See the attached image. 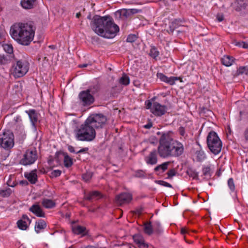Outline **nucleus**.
Masks as SVG:
<instances>
[{
	"mask_svg": "<svg viewBox=\"0 0 248 248\" xmlns=\"http://www.w3.org/2000/svg\"><path fill=\"white\" fill-rule=\"evenodd\" d=\"M36 28L34 23H16L10 28V34L12 38L18 44L28 46L33 40Z\"/></svg>",
	"mask_w": 248,
	"mask_h": 248,
	"instance_id": "obj_1",
	"label": "nucleus"
},
{
	"mask_svg": "<svg viewBox=\"0 0 248 248\" xmlns=\"http://www.w3.org/2000/svg\"><path fill=\"white\" fill-rule=\"evenodd\" d=\"M93 30L98 35L107 38L115 37L119 31V27L114 24L109 16L95 15L91 23Z\"/></svg>",
	"mask_w": 248,
	"mask_h": 248,
	"instance_id": "obj_2",
	"label": "nucleus"
},
{
	"mask_svg": "<svg viewBox=\"0 0 248 248\" xmlns=\"http://www.w3.org/2000/svg\"><path fill=\"white\" fill-rule=\"evenodd\" d=\"M76 139L80 141H92L96 136V132L93 127L86 123V120L79 128L75 131Z\"/></svg>",
	"mask_w": 248,
	"mask_h": 248,
	"instance_id": "obj_3",
	"label": "nucleus"
},
{
	"mask_svg": "<svg viewBox=\"0 0 248 248\" xmlns=\"http://www.w3.org/2000/svg\"><path fill=\"white\" fill-rule=\"evenodd\" d=\"M172 139L169 133H164L162 134L157 148L158 153L160 157L165 158L170 156Z\"/></svg>",
	"mask_w": 248,
	"mask_h": 248,
	"instance_id": "obj_4",
	"label": "nucleus"
},
{
	"mask_svg": "<svg viewBox=\"0 0 248 248\" xmlns=\"http://www.w3.org/2000/svg\"><path fill=\"white\" fill-rule=\"evenodd\" d=\"M207 147L215 155H218L221 151L222 143L217 133L212 131L207 137Z\"/></svg>",
	"mask_w": 248,
	"mask_h": 248,
	"instance_id": "obj_5",
	"label": "nucleus"
},
{
	"mask_svg": "<svg viewBox=\"0 0 248 248\" xmlns=\"http://www.w3.org/2000/svg\"><path fill=\"white\" fill-rule=\"evenodd\" d=\"M0 145L5 149H11L14 145V136L9 130L0 129Z\"/></svg>",
	"mask_w": 248,
	"mask_h": 248,
	"instance_id": "obj_6",
	"label": "nucleus"
},
{
	"mask_svg": "<svg viewBox=\"0 0 248 248\" xmlns=\"http://www.w3.org/2000/svg\"><path fill=\"white\" fill-rule=\"evenodd\" d=\"M93 129L102 128L106 124L107 118L102 113L92 114L86 120Z\"/></svg>",
	"mask_w": 248,
	"mask_h": 248,
	"instance_id": "obj_7",
	"label": "nucleus"
},
{
	"mask_svg": "<svg viewBox=\"0 0 248 248\" xmlns=\"http://www.w3.org/2000/svg\"><path fill=\"white\" fill-rule=\"evenodd\" d=\"M97 91V87L94 86L85 91H81L78 94L80 103L83 106H88L94 101L93 94Z\"/></svg>",
	"mask_w": 248,
	"mask_h": 248,
	"instance_id": "obj_8",
	"label": "nucleus"
},
{
	"mask_svg": "<svg viewBox=\"0 0 248 248\" xmlns=\"http://www.w3.org/2000/svg\"><path fill=\"white\" fill-rule=\"evenodd\" d=\"M13 75L15 78L24 76L29 70V63L25 61L19 60L13 66Z\"/></svg>",
	"mask_w": 248,
	"mask_h": 248,
	"instance_id": "obj_9",
	"label": "nucleus"
},
{
	"mask_svg": "<svg viewBox=\"0 0 248 248\" xmlns=\"http://www.w3.org/2000/svg\"><path fill=\"white\" fill-rule=\"evenodd\" d=\"M146 108L150 109L151 112L156 116H161L167 112V107L157 102L152 103L150 100L145 102Z\"/></svg>",
	"mask_w": 248,
	"mask_h": 248,
	"instance_id": "obj_10",
	"label": "nucleus"
},
{
	"mask_svg": "<svg viewBox=\"0 0 248 248\" xmlns=\"http://www.w3.org/2000/svg\"><path fill=\"white\" fill-rule=\"evenodd\" d=\"M37 158V151L35 148L27 150L20 160V163L23 165H28L33 164Z\"/></svg>",
	"mask_w": 248,
	"mask_h": 248,
	"instance_id": "obj_11",
	"label": "nucleus"
},
{
	"mask_svg": "<svg viewBox=\"0 0 248 248\" xmlns=\"http://www.w3.org/2000/svg\"><path fill=\"white\" fill-rule=\"evenodd\" d=\"M171 148L170 156L178 157L184 153V148L183 144L172 139Z\"/></svg>",
	"mask_w": 248,
	"mask_h": 248,
	"instance_id": "obj_12",
	"label": "nucleus"
},
{
	"mask_svg": "<svg viewBox=\"0 0 248 248\" xmlns=\"http://www.w3.org/2000/svg\"><path fill=\"white\" fill-rule=\"evenodd\" d=\"M132 199V196L128 193H122L116 197L115 201L117 204L122 205L128 203Z\"/></svg>",
	"mask_w": 248,
	"mask_h": 248,
	"instance_id": "obj_13",
	"label": "nucleus"
},
{
	"mask_svg": "<svg viewBox=\"0 0 248 248\" xmlns=\"http://www.w3.org/2000/svg\"><path fill=\"white\" fill-rule=\"evenodd\" d=\"M135 243L140 248H147L148 244L145 243L144 239L142 236L139 234H136L133 236Z\"/></svg>",
	"mask_w": 248,
	"mask_h": 248,
	"instance_id": "obj_14",
	"label": "nucleus"
},
{
	"mask_svg": "<svg viewBox=\"0 0 248 248\" xmlns=\"http://www.w3.org/2000/svg\"><path fill=\"white\" fill-rule=\"evenodd\" d=\"M29 211L38 217H45V214L41 208L40 206L38 204H33L30 208Z\"/></svg>",
	"mask_w": 248,
	"mask_h": 248,
	"instance_id": "obj_15",
	"label": "nucleus"
},
{
	"mask_svg": "<svg viewBox=\"0 0 248 248\" xmlns=\"http://www.w3.org/2000/svg\"><path fill=\"white\" fill-rule=\"evenodd\" d=\"M37 0H21V6L25 9H33L36 5Z\"/></svg>",
	"mask_w": 248,
	"mask_h": 248,
	"instance_id": "obj_16",
	"label": "nucleus"
},
{
	"mask_svg": "<svg viewBox=\"0 0 248 248\" xmlns=\"http://www.w3.org/2000/svg\"><path fill=\"white\" fill-rule=\"evenodd\" d=\"M145 161L148 164L154 165L157 162V158L156 150L151 152L149 155L145 157Z\"/></svg>",
	"mask_w": 248,
	"mask_h": 248,
	"instance_id": "obj_17",
	"label": "nucleus"
},
{
	"mask_svg": "<svg viewBox=\"0 0 248 248\" xmlns=\"http://www.w3.org/2000/svg\"><path fill=\"white\" fill-rule=\"evenodd\" d=\"M36 172V170H34L30 172H25L24 173L25 177L31 184H34L37 181V175Z\"/></svg>",
	"mask_w": 248,
	"mask_h": 248,
	"instance_id": "obj_18",
	"label": "nucleus"
},
{
	"mask_svg": "<svg viewBox=\"0 0 248 248\" xmlns=\"http://www.w3.org/2000/svg\"><path fill=\"white\" fill-rule=\"evenodd\" d=\"M26 112L28 114L32 125L35 127V124L38 121V114L34 109L26 110Z\"/></svg>",
	"mask_w": 248,
	"mask_h": 248,
	"instance_id": "obj_19",
	"label": "nucleus"
},
{
	"mask_svg": "<svg viewBox=\"0 0 248 248\" xmlns=\"http://www.w3.org/2000/svg\"><path fill=\"white\" fill-rule=\"evenodd\" d=\"M231 5L237 11H240L242 9H245L246 6V4L243 0H234Z\"/></svg>",
	"mask_w": 248,
	"mask_h": 248,
	"instance_id": "obj_20",
	"label": "nucleus"
},
{
	"mask_svg": "<svg viewBox=\"0 0 248 248\" xmlns=\"http://www.w3.org/2000/svg\"><path fill=\"white\" fill-rule=\"evenodd\" d=\"M101 197V194L100 192L97 191H93L90 192L86 195H85V199L91 201L93 200H96Z\"/></svg>",
	"mask_w": 248,
	"mask_h": 248,
	"instance_id": "obj_21",
	"label": "nucleus"
},
{
	"mask_svg": "<svg viewBox=\"0 0 248 248\" xmlns=\"http://www.w3.org/2000/svg\"><path fill=\"white\" fill-rule=\"evenodd\" d=\"M46 227V222L43 220L40 219L35 223V231L37 233H39L41 230L45 229Z\"/></svg>",
	"mask_w": 248,
	"mask_h": 248,
	"instance_id": "obj_22",
	"label": "nucleus"
},
{
	"mask_svg": "<svg viewBox=\"0 0 248 248\" xmlns=\"http://www.w3.org/2000/svg\"><path fill=\"white\" fill-rule=\"evenodd\" d=\"M182 22L180 19H175L170 25L169 30L167 31L169 33H172L175 29L177 28L180 25V23Z\"/></svg>",
	"mask_w": 248,
	"mask_h": 248,
	"instance_id": "obj_23",
	"label": "nucleus"
},
{
	"mask_svg": "<svg viewBox=\"0 0 248 248\" xmlns=\"http://www.w3.org/2000/svg\"><path fill=\"white\" fill-rule=\"evenodd\" d=\"M233 62V58L229 56H224L221 59L222 63L226 66H231Z\"/></svg>",
	"mask_w": 248,
	"mask_h": 248,
	"instance_id": "obj_24",
	"label": "nucleus"
},
{
	"mask_svg": "<svg viewBox=\"0 0 248 248\" xmlns=\"http://www.w3.org/2000/svg\"><path fill=\"white\" fill-rule=\"evenodd\" d=\"M153 230L154 232L158 235H160L163 232L162 229L161 227L160 222L158 220H156L154 222L153 225Z\"/></svg>",
	"mask_w": 248,
	"mask_h": 248,
	"instance_id": "obj_25",
	"label": "nucleus"
},
{
	"mask_svg": "<svg viewBox=\"0 0 248 248\" xmlns=\"http://www.w3.org/2000/svg\"><path fill=\"white\" fill-rule=\"evenodd\" d=\"M153 226L151 221L144 224V231L145 233L150 235L153 233Z\"/></svg>",
	"mask_w": 248,
	"mask_h": 248,
	"instance_id": "obj_26",
	"label": "nucleus"
},
{
	"mask_svg": "<svg viewBox=\"0 0 248 248\" xmlns=\"http://www.w3.org/2000/svg\"><path fill=\"white\" fill-rule=\"evenodd\" d=\"M42 204L46 208H51L55 206V202L51 200L44 199L43 200Z\"/></svg>",
	"mask_w": 248,
	"mask_h": 248,
	"instance_id": "obj_27",
	"label": "nucleus"
},
{
	"mask_svg": "<svg viewBox=\"0 0 248 248\" xmlns=\"http://www.w3.org/2000/svg\"><path fill=\"white\" fill-rule=\"evenodd\" d=\"M11 57L8 55H0V65L7 64L10 62Z\"/></svg>",
	"mask_w": 248,
	"mask_h": 248,
	"instance_id": "obj_28",
	"label": "nucleus"
},
{
	"mask_svg": "<svg viewBox=\"0 0 248 248\" xmlns=\"http://www.w3.org/2000/svg\"><path fill=\"white\" fill-rule=\"evenodd\" d=\"M63 155L64 156V164L65 167L69 168L71 167L73 164V159L70 157L67 153H63Z\"/></svg>",
	"mask_w": 248,
	"mask_h": 248,
	"instance_id": "obj_29",
	"label": "nucleus"
},
{
	"mask_svg": "<svg viewBox=\"0 0 248 248\" xmlns=\"http://www.w3.org/2000/svg\"><path fill=\"white\" fill-rule=\"evenodd\" d=\"M169 164L170 162H164L162 164L159 165L155 167L154 170L155 171H158L161 170L162 172H164L168 169V167Z\"/></svg>",
	"mask_w": 248,
	"mask_h": 248,
	"instance_id": "obj_30",
	"label": "nucleus"
},
{
	"mask_svg": "<svg viewBox=\"0 0 248 248\" xmlns=\"http://www.w3.org/2000/svg\"><path fill=\"white\" fill-rule=\"evenodd\" d=\"M17 225L18 228L22 230H26L28 227L27 223L23 219L18 220Z\"/></svg>",
	"mask_w": 248,
	"mask_h": 248,
	"instance_id": "obj_31",
	"label": "nucleus"
},
{
	"mask_svg": "<svg viewBox=\"0 0 248 248\" xmlns=\"http://www.w3.org/2000/svg\"><path fill=\"white\" fill-rule=\"evenodd\" d=\"M86 228L81 226H77L73 227V232L77 234H79L85 231Z\"/></svg>",
	"mask_w": 248,
	"mask_h": 248,
	"instance_id": "obj_32",
	"label": "nucleus"
},
{
	"mask_svg": "<svg viewBox=\"0 0 248 248\" xmlns=\"http://www.w3.org/2000/svg\"><path fill=\"white\" fill-rule=\"evenodd\" d=\"M129 82V78L125 74H123V76L119 79V83L124 85H128Z\"/></svg>",
	"mask_w": 248,
	"mask_h": 248,
	"instance_id": "obj_33",
	"label": "nucleus"
},
{
	"mask_svg": "<svg viewBox=\"0 0 248 248\" xmlns=\"http://www.w3.org/2000/svg\"><path fill=\"white\" fill-rule=\"evenodd\" d=\"M187 173L190 177H193L194 179H197L198 177V172L191 168L187 170Z\"/></svg>",
	"mask_w": 248,
	"mask_h": 248,
	"instance_id": "obj_34",
	"label": "nucleus"
},
{
	"mask_svg": "<svg viewBox=\"0 0 248 248\" xmlns=\"http://www.w3.org/2000/svg\"><path fill=\"white\" fill-rule=\"evenodd\" d=\"M4 51L8 54H11L13 52V47L11 44H5L3 45Z\"/></svg>",
	"mask_w": 248,
	"mask_h": 248,
	"instance_id": "obj_35",
	"label": "nucleus"
},
{
	"mask_svg": "<svg viewBox=\"0 0 248 248\" xmlns=\"http://www.w3.org/2000/svg\"><path fill=\"white\" fill-rule=\"evenodd\" d=\"M119 12L122 17L127 18L131 16L129 9H122Z\"/></svg>",
	"mask_w": 248,
	"mask_h": 248,
	"instance_id": "obj_36",
	"label": "nucleus"
},
{
	"mask_svg": "<svg viewBox=\"0 0 248 248\" xmlns=\"http://www.w3.org/2000/svg\"><path fill=\"white\" fill-rule=\"evenodd\" d=\"M93 176L92 172H87L82 175V178L85 182L89 181Z\"/></svg>",
	"mask_w": 248,
	"mask_h": 248,
	"instance_id": "obj_37",
	"label": "nucleus"
},
{
	"mask_svg": "<svg viewBox=\"0 0 248 248\" xmlns=\"http://www.w3.org/2000/svg\"><path fill=\"white\" fill-rule=\"evenodd\" d=\"M159 52L156 50L155 47H152L150 50V55L154 58L158 56Z\"/></svg>",
	"mask_w": 248,
	"mask_h": 248,
	"instance_id": "obj_38",
	"label": "nucleus"
},
{
	"mask_svg": "<svg viewBox=\"0 0 248 248\" xmlns=\"http://www.w3.org/2000/svg\"><path fill=\"white\" fill-rule=\"evenodd\" d=\"M196 154H197V159L198 161H201L203 159H204L205 155V154L204 153V152L203 151H200L197 152Z\"/></svg>",
	"mask_w": 248,
	"mask_h": 248,
	"instance_id": "obj_39",
	"label": "nucleus"
},
{
	"mask_svg": "<svg viewBox=\"0 0 248 248\" xmlns=\"http://www.w3.org/2000/svg\"><path fill=\"white\" fill-rule=\"evenodd\" d=\"M138 37L135 34H130L128 36L126 41L127 42L133 43L136 41Z\"/></svg>",
	"mask_w": 248,
	"mask_h": 248,
	"instance_id": "obj_40",
	"label": "nucleus"
},
{
	"mask_svg": "<svg viewBox=\"0 0 248 248\" xmlns=\"http://www.w3.org/2000/svg\"><path fill=\"white\" fill-rule=\"evenodd\" d=\"M155 182L157 184L164 186L172 187V186L170 184L162 180H156Z\"/></svg>",
	"mask_w": 248,
	"mask_h": 248,
	"instance_id": "obj_41",
	"label": "nucleus"
},
{
	"mask_svg": "<svg viewBox=\"0 0 248 248\" xmlns=\"http://www.w3.org/2000/svg\"><path fill=\"white\" fill-rule=\"evenodd\" d=\"M11 194L10 189L6 190H0V195L2 197H8Z\"/></svg>",
	"mask_w": 248,
	"mask_h": 248,
	"instance_id": "obj_42",
	"label": "nucleus"
},
{
	"mask_svg": "<svg viewBox=\"0 0 248 248\" xmlns=\"http://www.w3.org/2000/svg\"><path fill=\"white\" fill-rule=\"evenodd\" d=\"M228 185L230 188V189L232 191H234L235 189V185L234 184L233 180L232 178H230L228 181Z\"/></svg>",
	"mask_w": 248,
	"mask_h": 248,
	"instance_id": "obj_43",
	"label": "nucleus"
},
{
	"mask_svg": "<svg viewBox=\"0 0 248 248\" xmlns=\"http://www.w3.org/2000/svg\"><path fill=\"white\" fill-rule=\"evenodd\" d=\"M145 172L142 170H138L135 172V176L137 177H145Z\"/></svg>",
	"mask_w": 248,
	"mask_h": 248,
	"instance_id": "obj_44",
	"label": "nucleus"
},
{
	"mask_svg": "<svg viewBox=\"0 0 248 248\" xmlns=\"http://www.w3.org/2000/svg\"><path fill=\"white\" fill-rule=\"evenodd\" d=\"M176 172L174 169H172L169 170L167 174L168 175V178L171 179L173 176L176 175Z\"/></svg>",
	"mask_w": 248,
	"mask_h": 248,
	"instance_id": "obj_45",
	"label": "nucleus"
},
{
	"mask_svg": "<svg viewBox=\"0 0 248 248\" xmlns=\"http://www.w3.org/2000/svg\"><path fill=\"white\" fill-rule=\"evenodd\" d=\"M211 169L209 167H204L202 169V172L204 175H210Z\"/></svg>",
	"mask_w": 248,
	"mask_h": 248,
	"instance_id": "obj_46",
	"label": "nucleus"
},
{
	"mask_svg": "<svg viewBox=\"0 0 248 248\" xmlns=\"http://www.w3.org/2000/svg\"><path fill=\"white\" fill-rule=\"evenodd\" d=\"M158 78H159L161 80L167 82L168 80V77L163 75L162 73H158L157 74Z\"/></svg>",
	"mask_w": 248,
	"mask_h": 248,
	"instance_id": "obj_47",
	"label": "nucleus"
},
{
	"mask_svg": "<svg viewBox=\"0 0 248 248\" xmlns=\"http://www.w3.org/2000/svg\"><path fill=\"white\" fill-rule=\"evenodd\" d=\"M176 80H177V78L176 77L168 78L167 83L170 84V85H173L174 84L175 81Z\"/></svg>",
	"mask_w": 248,
	"mask_h": 248,
	"instance_id": "obj_48",
	"label": "nucleus"
},
{
	"mask_svg": "<svg viewBox=\"0 0 248 248\" xmlns=\"http://www.w3.org/2000/svg\"><path fill=\"white\" fill-rule=\"evenodd\" d=\"M62 173V171L60 170H55L52 172L51 174L53 177H57L59 176Z\"/></svg>",
	"mask_w": 248,
	"mask_h": 248,
	"instance_id": "obj_49",
	"label": "nucleus"
},
{
	"mask_svg": "<svg viewBox=\"0 0 248 248\" xmlns=\"http://www.w3.org/2000/svg\"><path fill=\"white\" fill-rule=\"evenodd\" d=\"M178 132L180 135L182 136H185L186 132H185V129L184 127L181 126L178 129Z\"/></svg>",
	"mask_w": 248,
	"mask_h": 248,
	"instance_id": "obj_50",
	"label": "nucleus"
},
{
	"mask_svg": "<svg viewBox=\"0 0 248 248\" xmlns=\"http://www.w3.org/2000/svg\"><path fill=\"white\" fill-rule=\"evenodd\" d=\"M244 70H246V67H240L237 71V74L240 75L245 73Z\"/></svg>",
	"mask_w": 248,
	"mask_h": 248,
	"instance_id": "obj_51",
	"label": "nucleus"
},
{
	"mask_svg": "<svg viewBox=\"0 0 248 248\" xmlns=\"http://www.w3.org/2000/svg\"><path fill=\"white\" fill-rule=\"evenodd\" d=\"M129 12L130 13V15L132 16L134 14L138 13L141 11L140 10H138L137 9H129Z\"/></svg>",
	"mask_w": 248,
	"mask_h": 248,
	"instance_id": "obj_52",
	"label": "nucleus"
},
{
	"mask_svg": "<svg viewBox=\"0 0 248 248\" xmlns=\"http://www.w3.org/2000/svg\"><path fill=\"white\" fill-rule=\"evenodd\" d=\"M236 46H242V47L245 48H248V44L244 42H242L241 43H238L236 44Z\"/></svg>",
	"mask_w": 248,
	"mask_h": 248,
	"instance_id": "obj_53",
	"label": "nucleus"
},
{
	"mask_svg": "<svg viewBox=\"0 0 248 248\" xmlns=\"http://www.w3.org/2000/svg\"><path fill=\"white\" fill-rule=\"evenodd\" d=\"M217 20L219 22H221V21L223 20V19H224V16L222 14H218L217 16Z\"/></svg>",
	"mask_w": 248,
	"mask_h": 248,
	"instance_id": "obj_54",
	"label": "nucleus"
},
{
	"mask_svg": "<svg viewBox=\"0 0 248 248\" xmlns=\"http://www.w3.org/2000/svg\"><path fill=\"white\" fill-rule=\"evenodd\" d=\"M143 208L141 207L139 209H137L135 211H133V212L136 214L140 215L141 214Z\"/></svg>",
	"mask_w": 248,
	"mask_h": 248,
	"instance_id": "obj_55",
	"label": "nucleus"
},
{
	"mask_svg": "<svg viewBox=\"0 0 248 248\" xmlns=\"http://www.w3.org/2000/svg\"><path fill=\"white\" fill-rule=\"evenodd\" d=\"M22 219H26L29 222V223L30 224L31 222V220L28 217V216L26 215H23L22 217Z\"/></svg>",
	"mask_w": 248,
	"mask_h": 248,
	"instance_id": "obj_56",
	"label": "nucleus"
},
{
	"mask_svg": "<svg viewBox=\"0 0 248 248\" xmlns=\"http://www.w3.org/2000/svg\"><path fill=\"white\" fill-rule=\"evenodd\" d=\"M88 150V148H82V149H80L79 151L77 152L76 153L77 154L81 153H83V152H86Z\"/></svg>",
	"mask_w": 248,
	"mask_h": 248,
	"instance_id": "obj_57",
	"label": "nucleus"
},
{
	"mask_svg": "<svg viewBox=\"0 0 248 248\" xmlns=\"http://www.w3.org/2000/svg\"><path fill=\"white\" fill-rule=\"evenodd\" d=\"M68 150L71 153H75L74 148L71 145L68 146Z\"/></svg>",
	"mask_w": 248,
	"mask_h": 248,
	"instance_id": "obj_58",
	"label": "nucleus"
},
{
	"mask_svg": "<svg viewBox=\"0 0 248 248\" xmlns=\"http://www.w3.org/2000/svg\"><path fill=\"white\" fill-rule=\"evenodd\" d=\"M153 124H152V123L151 122H150L148 124L145 125L144 126V127L145 128H147V129H149L152 126Z\"/></svg>",
	"mask_w": 248,
	"mask_h": 248,
	"instance_id": "obj_59",
	"label": "nucleus"
},
{
	"mask_svg": "<svg viewBox=\"0 0 248 248\" xmlns=\"http://www.w3.org/2000/svg\"><path fill=\"white\" fill-rule=\"evenodd\" d=\"M245 137L247 140H248V128L245 131Z\"/></svg>",
	"mask_w": 248,
	"mask_h": 248,
	"instance_id": "obj_60",
	"label": "nucleus"
},
{
	"mask_svg": "<svg viewBox=\"0 0 248 248\" xmlns=\"http://www.w3.org/2000/svg\"><path fill=\"white\" fill-rule=\"evenodd\" d=\"M20 183L22 185H27L28 184V182L26 180H23L20 181Z\"/></svg>",
	"mask_w": 248,
	"mask_h": 248,
	"instance_id": "obj_61",
	"label": "nucleus"
},
{
	"mask_svg": "<svg viewBox=\"0 0 248 248\" xmlns=\"http://www.w3.org/2000/svg\"><path fill=\"white\" fill-rule=\"evenodd\" d=\"M88 65V64H80L78 65V67H80V68H84V67H86Z\"/></svg>",
	"mask_w": 248,
	"mask_h": 248,
	"instance_id": "obj_62",
	"label": "nucleus"
},
{
	"mask_svg": "<svg viewBox=\"0 0 248 248\" xmlns=\"http://www.w3.org/2000/svg\"><path fill=\"white\" fill-rule=\"evenodd\" d=\"M186 232V230L185 228H182L181 229V233L182 234H185Z\"/></svg>",
	"mask_w": 248,
	"mask_h": 248,
	"instance_id": "obj_63",
	"label": "nucleus"
},
{
	"mask_svg": "<svg viewBox=\"0 0 248 248\" xmlns=\"http://www.w3.org/2000/svg\"><path fill=\"white\" fill-rule=\"evenodd\" d=\"M227 130H228V133H229L230 134H231V132H232V131H231V127H230V125H228V126Z\"/></svg>",
	"mask_w": 248,
	"mask_h": 248,
	"instance_id": "obj_64",
	"label": "nucleus"
}]
</instances>
